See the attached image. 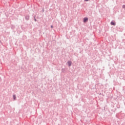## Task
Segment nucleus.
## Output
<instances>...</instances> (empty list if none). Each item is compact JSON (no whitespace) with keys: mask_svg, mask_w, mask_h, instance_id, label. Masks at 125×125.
<instances>
[{"mask_svg":"<svg viewBox=\"0 0 125 125\" xmlns=\"http://www.w3.org/2000/svg\"><path fill=\"white\" fill-rule=\"evenodd\" d=\"M13 98H14V100H15L16 99V96L15 95H13Z\"/></svg>","mask_w":125,"mask_h":125,"instance_id":"nucleus-4","label":"nucleus"},{"mask_svg":"<svg viewBox=\"0 0 125 125\" xmlns=\"http://www.w3.org/2000/svg\"><path fill=\"white\" fill-rule=\"evenodd\" d=\"M88 21V19L87 18H84L83 19V22L84 23H85V22H86V21Z\"/></svg>","mask_w":125,"mask_h":125,"instance_id":"nucleus-1","label":"nucleus"},{"mask_svg":"<svg viewBox=\"0 0 125 125\" xmlns=\"http://www.w3.org/2000/svg\"><path fill=\"white\" fill-rule=\"evenodd\" d=\"M85 1H88V0H84Z\"/></svg>","mask_w":125,"mask_h":125,"instance_id":"nucleus-6","label":"nucleus"},{"mask_svg":"<svg viewBox=\"0 0 125 125\" xmlns=\"http://www.w3.org/2000/svg\"><path fill=\"white\" fill-rule=\"evenodd\" d=\"M123 8H125V5H124L123 6Z\"/></svg>","mask_w":125,"mask_h":125,"instance_id":"nucleus-5","label":"nucleus"},{"mask_svg":"<svg viewBox=\"0 0 125 125\" xmlns=\"http://www.w3.org/2000/svg\"><path fill=\"white\" fill-rule=\"evenodd\" d=\"M51 28H53V26L52 25V26H51Z\"/></svg>","mask_w":125,"mask_h":125,"instance_id":"nucleus-7","label":"nucleus"},{"mask_svg":"<svg viewBox=\"0 0 125 125\" xmlns=\"http://www.w3.org/2000/svg\"><path fill=\"white\" fill-rule=\"evenodd\" d=\"M111 25H113V26H115L116 25V23L113 22V21H111Z\"/></svg>","mask_w":125,"mask_h":125,"instance_id":"nucleus-3","label":"nucleus"},{"mask_svg":"<svg viewBox=\"0 0 125 125\" xmlns=\"http://www.w3.org/2000/svg\"><path fill=\"white\" fill-rule=\"evenodd\" d=\"M67 63H68V66H69V67L71 66V65H72V62H71V61H68V62H67Z\"/></svg>","mask_w":125,"mask_h":125,"instance_id":"nucleus-2","label":"nucleus"}]
</instances>
